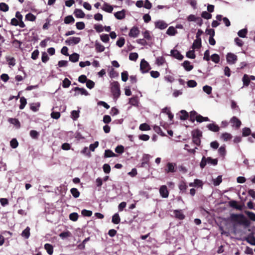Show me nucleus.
Segmentation results:
<instances>
[{
  "instance_id": "338daca9",
  "label": "nucleus",
  "mask_w": 255,
  "mask_h": 255,
  "mask_svg": "<svg viewBox=\"0 0 255 255\" xmlns=\"http://www.w3.org/2000/svg\"><path fill=\"white\" fill-rule=\"evenodd\" d=\"M103 171L105 173H109L111 171V167L108 164H104L103 166Z\"/></svg>"
},
{
  "instance_id": "37998d69",
  "label": "nucleus",
  "mask_w": 255,
  "mask_h": 255,
  "mask_svg": "<svg viewBox=\"0 0 255 255\" xmlns=\"http://www.w3.org/2000/svg\"><path fill=\"white\" fill-rule=\"evenodd\" d=\"M6 60L7 61L9 66H14L15 65V59L14 57H6Z\"/></svg>"
},
{
  "instance_id": "393cba45",
  "label": "nucleus",
  "mask_w": 255,
  "mask_h": 255,
  "mask_svg": "<svg viewBox=\"0 0 255 255\" xmlns=\"http://www.w3.org/2000/svg\"><path fill=\"white\" fill-rule=\"evenodd\" d=\"M102 9L106 12L111 13L113 10V7L109 4L105 2L102 7Z\"/></svg>"
},
{
  "instance_id": "9d476101",
  "label": "nucleus",
  "mask_w": 255,
  "mask_h": 255,
  "mask_svg": "<svg viewBox=\"0 0 255 255\" xmlns=\"http://www.w3.org/2000/svg\"><path fill=\"white\" fill-rule=\"evenodd\" d=\"M230 122L232 124V126H235L237 129L240 128L242 124L241 121L235 116L231 119Z\"/></svg>"
},
{
  "instance_id": "ddd939ff",
  "label": "nucleus",
  "mask_w": 255,
  "mask_h": 255,
  "mask_svg": "<svg viewBox=\"0 0 255 255\" xmlns=\"http://www.w3.org/2000/svg\"><path fill=\"white\" fill-rule=\"evenodd\" d=\"M150 155L147 154H144L141 159L140 167H143L146 164H147L149 160Z\"/></svg>"
},
{
  "instance_id": "8fccbe9b",
  "label": "nucleus",
  "mask_w": 255,
  "mask_h": 255,
  "mask_svg": "<svg viewBox=\"0 0 255 255\" xmlns=\"http://www.w3.org/2000/svg\"><path fill=\"white\" fill-rule=\"evenodd\" d=\"M154 130L158 134L161 136H164L165 134L161 130V128L158 126H154L153 127Z\"/></svg>"
},
{
  "instance_id": "9b49d317",
  "label": "nucleus",
  "mask_w": 255,
  "mask_h": 255,
  "mask_svg": "<svg viewBox=\"0 0 255 255\" xmlns=\"http://www.w3.org/2000/svg\"><path fill=\"white\" fill-rule=\"evenodd\" d=\"M170 53L171 55L177 59L181 60L183 59V56L176 49L171 50Z\"/></svg>"
},
{
  "instance_id": "c9c22d12",
  "label": "nucleus",
  "mask_w": 255,
  "mask_h": 255,
  "mask_svg": "<svg viewBox=\"0 0 255 255\" xmlns=\"http://www.w3.org/2000/svg\"><path fill=\"white\" fill-rule=\"evenodd\" d=\"M121 221L119 215L118 213L115 214L112 217V222L115 224H118Z\"/></svg>"
},
{
  "instance_id": "de8ad7c7",
  "label": "nucleus",
  "mask_w": 255,
  "mask_h": 255,
  "mask_svg": "<svg viewBox=\"0 0 255 255\" xmlns=\"http://www.w3.org/2000/svg\"><path fill=\"white\" fill-rule=\"evenodd\" d=\"M9 9L8 5L4 2L0 3V10L1 11L6 12Z\"/></svg>"
},
{
  "instance_id": "5fc2aeb1",
  "label": "nucleus",
  "mask_w": 255,
  "mask_h": 255,
  "mask_svg": "<svg viewBox=\"0 0 255 255\" xmlns=\"http://www.w3.org/2000/svg\"><path fill=\"white\" fill-rule=\"evenodd\" d=\"M218 152L222 156H225L226 153L225 145L221 146L218 149Z\"/></svg>"
},
{
  "instance_id": "0e129e2a",
  "label": "nucleus",
  "mask_w": 255,
  "mask_h": 255,
  "mask_svg": "<svg viewBox=\"0 0 255 255\" xmlns=\"http://www.w3.org/2000/svg\"><path fill=\"white\" fill-rule=\"evenodd\" d=\"M207 162L209 164H211L213 165H216L218 163L217 159H213L211 157H207Z\"/></svg>"
},
{
  "instance_id": "6ab92c4d",
  "label": "nucleus",
  "mask_w": 255,
  "mask_h": 255,
  "mask_svg": "<svg viewBox=\"0 0 255 255\" xmlns=\"http://www.w3.org/2000/svg\"><path fill=\"white\" fill-rule=\"evenodd\" d=\"M95 47L97 52H103L105 49L104 46L97 41L95 42Z\"/></svg>"
},
{
  "instance_id": "69168bd1",
  "label": "nucleus",
  "mask_w": 255,
  "mask_h": 255,
  "mask_svg": "<svg viewBox=\"0 0 255 255\" xmlns=\"http://www.w3.org/2000/svg\"><path fill=\"white\" fill-rule=\"evenodd\" d=\"M125 43V40L124 38L121 37L117 40L116 44L119 47H122L124 46Z\"/></svg>"
},
{
  "instance_id": "052dcab7",
  "label": "nucleus",
  "mask_w": 255,
  "mask_h": 255,
  "mask_svg": "<svg viewBox=\"0 0 255 255\" xmlns=\"http://www.w3.org/2000/svg\"><path fill=\"white\" fill-rule=\"evenodd\" d=\"M30 136L34 139H37L39 136V133L35 130H31L30 131Z\"/></svg>"
},
{
  "instance_id": "39448f33",
  "label": "nucleus",
  "mask_w": 255,
  "mask_h": 255,
  "mask_svg": "<svg viewBox=\"0 0 255 255\" xmlns=\"http://www.w3.org/2000/svg\"><path fill=\"white\" fill-rule=\"evenodd\" d=\"M226 60L229 64H234L237 62L238 57L234 53H228L226 56Z\"/></svg>"
},
{
  "instance_id": "b1692460",
  "label": "nucleus",
  "mask_w": 255,
  "mask_h": 255,
  "mask_svg": "<svg viewBox=\"0 0 255 255\" xmlns=\"http://www.w3.org/2000/svg\"><path fill=\"white\" fill-rule=\"evenodd\" d=\"M44 249L46 250L47 253L49 255H52L53 253V247L50 244H45L44 245Z\"/></svg>"
},
{
  "instance_id": "79ce46f5",
  "label": "nucleus",
  "mask_w": 255,
  "mask_h": 255,
  "mask_svg": "<svg viewBox=\"0 0 255 255\" xmlns=\"http://www.w3.org/2000/svg\"><path fill=\"white\" fill-rule=\"evenodd\" d=\"M20 104L19 105V109L22 110L24 109L27 104L26 99L24 97H22L20 99Z\"/></svg>"
},
{
  "instance_id": "bf43d9fd",
  "label": "nucleus",
  "mask_w": 255,
  "mask_h": 255,
  "mask_svg": "<svg viewBox=\"0 0 255 255\" xmlns=\"http://www.w3.org/2000/svg\"><path fill=\"white\" fill-rule=\"evenodd\" d=\"M186 56L188 58L194 59L196 57V55L195 54V52L194 50H189L186 53Z\"/></svg>"
},
{
  "instance_id": "603ef678",
  "label": "nucleus",
  "mask_w": 255,
  "mask_h": 255,
  "mask_svg": "<svg viewBox=\"0 0 255 255\" xmlns=\"http://www.w3.org/2000/svg\"><path fill=\"white\" fill-rule=\"evenodd\" d=\"M138 57V55L136 52L130 53L129 55L130 60L135 61Z\"/></svg>"
},
{
  "instance_id": "4d7b16f0",
  "label": "nucleus",
  "mask_w": 255,
  "mask_h": 255,
  "mask_svg": "<svg viewBox=\"0 0 255 255\" xmlns=\"http://www.w3.org/2000/svg\"><path fill=\"white\" fill-rule=\"evenodd\" d=\"M71 234L69 231L63 232L59 234V237L62 239L70 237Z\"/></svg>"
},
{
  "instance_id": "49530a36",
  "label": "nucleus",
  "mask_w": 255,
  "mask_h": 255,
  "mask_svg": "<svg viewBox=\"0 0 255 255\" xmlns=\"http://www.w3.org/2000/svg\"><path fill=\"white\" fill-rule=\"evenodd\" d=\"M245 213L251 220L255 221V214L254 213L249 211H245Z\"/></svg>"
},
{
  "instance_id": "412c9836",
  "label": "nucleus",
  "mask_w": 255,
  "mask_h": 255,
  "mask_svg": "<svg viewBox=\"0 0 255 255\" xmlns=\"http://www.w3.org/2000/svg\"><path fill=\"white\" fill-rule=\"evenodd\" d=\"M201 47V39L199 38L195 39L192 46V48L193 49H199Z\"/></svg>"
},
{
  "instance_id": "4c0bfd02",
  "label": "nucleus",
  "mask_w": 255,
  "mask_h": 255,
  "mask_svg": "<svg viewBox=\"0 0 255 255\" xmlns=\"http://www.w3.org/2000/svg\"><path fill=\"white\" fill-rule=\"evenodd\" d=\"M243 84L245 86H248L250 83V79L249 76L245 74L243 77Z\"/></svg>"
},
{
  "instance_id": "3c124183",
  "label": "nucleus",
  "mask_w": 255,
  "mask_h": 255,
  "mask_svg": "<svg viewBox=\"0 0 255 255\" xmlns=\"http://www.w3.org/2000/svg\"><path fill=\"white\" fill-rule=\"evenodd\" d=\"M25 19L30 21H34L36 19V16L31 13H28L25 15Z\"/></svg>"
},
{
  "instance_id": "7ed1b4c3",
  "label": "nucleus",
  "mask_w": 255,
  "mask_h": 255,
  "mask_svg": "<svg viewBox=\"0 0 255 255\" xmlns=\"http://www.w3.org/2000/svg\"><path fill=\"white\" fill-rule=\"evenodd\" d=\"M192 140L194 143L197 146H199L201 143L200 137L202 136V132L198 129H197L192 132Z\"/></svg>"
},
{
  "instance_id": "a878e982",
  "label": "nucleus",
  "mask_w": 255,
  "mask_h": 255,
  "mask_svg": "<svg viewBox=\"0 0 255 255\" xmlns=\"http://www.w3.org/2000/svg\"><path fill=\"white\" fill-rule=\"evenodd\" d=\"M115 16L118 19H122L125 17V11L122 10L115 13Z\"/></svg>"
},
{
  "instance_id": "4be33fe9",
  "label": "nucleus",
  "mask_w": 255,
  "mask_h": 255,
  "mask_svg": "<svg viewBox=\"0 0 255 255\" xmlns=\"http://www.w3.org/2000/svg\"><path fill=\"white\" fill-rule=\"evenodd\" d=\"M180 113L181 115L179 116V119L181 120L184 121L189 118V114L185 110H182L180 111Z\"/></svg>"
},
{
  "instance_id": "f03ea898",
  "label": "nucleus",
  "mask_w": 255,
  "mask_h": 255,
  "mask_svg": "<svg viewBox=\"0 0 255 255\" xmlns=\"http://www.w3.org/2000/svg\"><path fill=\"white\" fill-rule=\"evenodd\" d=\"M111 90L114 99H118L121 95L120 86L118 82L114 81L111 84Z\"/></svg>"
},
{
  "instance_id": "6e6d98bb",
  "label": "nucleus",
  "mask_w": 255,
  "mask_h": 255,
  "mask_svg": "<svg viewBox=\"0 0 255 255\" xmlns=\"http://www.w3.org/2000/svg\"><path fill=\"white\" fill-rule=\"evenodd\" d=\"M78 214L77 213H72L69 215V219L73 221H76L78 219Z\"/></svg>"
},
{
  "instance_id": "2eb2a0df",
  "label": "nucleus",
  "mask_w": 255,
  "mask_h": 255,
  "mask_svg": "<svg viewBox=\"0 0 255 255\" xmlns=\"http://www.w3.org/2000/svg\"><path fill=\"white\" fill-rule=\"evenodd\" d=\"M229 204L231 207L236 209L242 210L243 209V206L242 205H238L236 201L232 200L229 202Z\"/></svg>"
},
{
  "instance_id": "774afa93",
  "label": "nucleus",
  "mask_w": 255,
  "mask_h": 255,
  "mask_svg": "<svg viewBox=\"0 0 255 255\" xmlns=\"http://www.w3.org/2000/svg\"><path fill=\"white\" fill-rule=\"evenodd\" d=\"M100 38L101 40L105 43H107L109 41V35L107 34H103L101 35Z\"/></svg>"
},
{
  "instance_id": "4468645a",
  "label": "nucleus",
  "mask_w": 255,
  "mask_h": 255,
  "mask_svg": "<svg viewBox=\"0 0 255 255\" xmlns=\"http://www.w3.org/2000/svg\"><path fill=\"white\" fill-rule=\"evenodd\" d=\"M207 128L211 131L218 132L220 130L219 127L215 124H209L207 125Z\"/></svg>"
},
{
  "instance_id": "13d9d810",
  "label": "nucleus",
  "mask_w": 255,
  "mask_h": 255,
  "mask_svg": "<svg viewBox=\"0 0 255 255\" xmlns=\"http://www.w3.org/2000/svg\"><path fill=\"white\" fill-rule=\"evenodd\" d=\"M10 146L13 148H16L18 145V142L16 138H13L10 142Z\"/></svg>"
},
{
  "instance_id": "1a4fd4ad",
  "label": "nucleus",
  "mask_w": 255,
  "mask_h": 255,
  "mask_svg": "<svg viewBox=\"0 0 255 255\" xmlns=\"http://www.w3.org/2000/svg\"><path fill=\"white\" fill-rule=\"evenodd\" d=\"M160 196L163 198H167L169 196V191L166 185H162L159 188Z\"/></svg>"
},
{
  "instance_id": "2f4dec72",
  "label": "nucleus",
  "mask_w": 255,
  "mask_h": 255,
  "mask_svg": "<svg viewBox=\"0 0 255 255\" xmlns=\"http://www.w3.org/2000/svg\"><path fill=\"white\" fill-rule=\"evenodd\" d=\"M73 90L75 91H79L80 94L88 96L89 95L88 92L84 89L82 88L79 87H75L73 89Z\"/></svg>"
},
{
  "instance_id": "72a5a7b5",
  "label": "nucleus",
  "mask_w": 255,
  "mask_h": 255,
  "mask_svg": "<svg viewBox=\"0 0 255 255\" xmlns=\"http://www.w3.org/2000/svg\"><path fill=\"white\" fill-rule=\"evenodd\" d=\"M70 193L72 195V196L75 198H78L80 196V192L76 188H72L70 189Z\"/></svg>"
},
{
  "instance_id": "a211bd4d",
  "label": "nucleus",
  "mask_w": 255,
  "mask_h": 255,
  "mask_svg": "<svg viewBox=\"0 0 255 255\" xmlns=\"http://www.w3.org/2000/svg\"><path fill=\"white\" fill-rule=\"evenodd\" d=\"M232 134L228 132L223 133L220 136L221 139L224 141H228L231 140L232 138Z\"/></svg>"
},
{
  "instance_id": "f704fd0d",
  "label": "nucleus",
  "mask_w": 255,
  "mask_h": 255,
  "mask_svg": "<svg viewBox=\"0 0 255 255\" xmlns=\"http://www.w3.org/2000/svg\"><path fill=\"white\" fill-rule=\"evenodd\" d=\"M196 120L198 123L210 121V119L208 117H204L200 115H198L197 117H196Z\"/></svg>"
},
{
  "instance_id": "20e7f679",
  "label": "nucleus",
  "mask_w": 255,
  "mask_h": 255,
  "mask_svg": "<svg viewBox=\"0 0 255 255\" xmlns=\"http://www.w3.org/2000/svg\"><path fill=\"white\" fill-rule=\"evenodd\" d=\"M150 69V67L148 63L144 59H142L140 64V69L142 73H144L147 72Z\"/></svg>"
},
{
  "instance_id": "e433bc0d",
  "label": "nucleus",
  "mask_w": 255,
  "mask_h": 255,
  "mask_svg": "<svg viewBox=\"0 0 255 255\" xmlns=\"http://www.w3.org/2000/svg\"><path fill=\"white\" fill-rule=\"evenodd\" d=\"M198 114L195 111H192L190 113V115H189V117L190 118V121L192 122H194L196 120V117H197Z\"/></svg>"
},
{
  "instance_id": "dca6fc26",
  "label": "nucleus",
  "mask_w": 255,
  "mask_h": 255,
  "mask_svg": "<svg viewBox=\"0 0 255 255\" xmlns=\"http://www.w3.org/2000/svg\"><path fill=\"white\" fill-rule=\"evenodd\" d=\"M182 65L187 71H190L193 69V65H191L190 62L188 60L184 61Z\"/></svg>"
},
{
  "instance_id": "a18cd8bd",
  "label": "nucleus",
  "mask_w": 255,
  "mask_h": 255,
  "mask_svg": "<svg viewBox=\"0 0 255 255\" xmlns=\"http://www.w3.org/2000/svg\"><path fill=\"white\" fill-rule=\"evenodd\" d=\"M117 155L114 153L112 150L107 149L105 151V157H111L116 156Z\"/></svg>"
},
{
  "instance_id": "0eeeda50",
  "label": "nucleus",
  "mask_w": 255,
  "mask_h": 255,
  "mask_svg": "<svg viewBox=\"0 0 255 255\" xmlns=\"http://www.w3.org/2000/svg\"><path fill=\"white\" fill-rule=\"evenodd\" d=\"M176 164L175 163L168 162L166 165V168L165 169V172L168 173L170 172L173 173L176 172Z\"/></svg>"
},
{
  "instance_id": "680f3d73",
  "label": "nucleus",
  "mask_w": 255,
  "mask_h": 255,
  "mask_svg": "<svg viewBox=\"0 0 255 255\" xmlns=\"http://www.w3.org/2000/svg\"><path fill=\"white\" fill-rule=\"evenodd\" d=\"M143 35L144 36V38L146 39L147 40H151L152 37L150 35V32L148 30H145L144 32H143Z\"/></svg>"
},
{
  "instance_id": "5701e85b",
  "label": "nucleus",
  "mask_w": 255,
  "mask_h": 255,
  "mask_svg": "<svg viewBox=\"0 0 255 255\" xmlns=\"http://www.w3.org/2000/svg\"><path fill=\"white\" fill-rule=\"evenodd\" d=\"M246 241L250 244L255 246V237L254 235L250 234L246 238Z\"/></svg>"
},
{
  "instance_id": "c756f323",
  "label": "nucleus",
  "mask_w": 255,
  "mask_h": 255,
  "mask_svg": "<svg viewBox=\"0 0 255 255\" xmlns=\"http://www.w3.org/2000/svg\"><path fill=\"white\" fill-rule=\"evenodd\" d=\"M178 187L180 191H181L183 193H186L188 186L185 182H181L179 184Z\"/></svg>"
},
{
  "instance_id": "473e14b6",
  "label": "nucleus",
  "mask_w": 255,
  "mask_h": 255,
  "mask_svg": "<svg viewBox=\"0 0 255 255\" xmlns=\"http://www.w3.org/2000/svg\"><path fill=\"white\" fill-rule=\"evenodd\" d=\"M30 228L29 227H27L26 229L22 231L21 236L26 239H28L30 235Z\"/></svg>"
},
{
  "instance_id": "c03bdc74",
  "label": "nucleus",
  "mask_w": 255,
  "mask_h": 255,
  "mask_svg": "<svg viewBox=\"0 0 255 255\" xmlns=\"http://www.w3.org/2000/svg\"><path fill=\"white\" fill-rule=\"evenodd\" d=\"M251 134V130L249 128H243L242 135L243 136H247Z\"/></svg>"
},
{
  "instance_id": "aec40b11",
  "label": "nucleus",
  "mask_w": 255,
  "mask_h": 255,
  "mask_svg": "<svg viewBox=\"0 0 255 255\" xmlns=\"http://www.w3.org/2000/svg\"><path fill=\"white\" fill-rule=\"evenodd\" d=\"M8 121L10 124L14 125L17 128H20V123L18 119L15 118H9Z\"/></svg>"
},
{
  "instance_id": "58836bf2",
  "label": "nucleus",
  "mask_w": 255,
  "mask_h": 255,
  "mask_svg": "<svg viewBox=\"0 0 255 255\" xmlns=\"http://www.w3.org/2000/svg\"><path fill=\"white\" fill-rule=\"evenodd\" d=\"M248 33V30L247 28H244L240 30H239L238 32V35L239 36L242 38H245L246 37V35Z\"/></svg>"
},
{
  "instance_id": "f8f14e48",
  "label": "nucleus",
  "mask_w": 255,
  "mask_h": 255,
  "mask_svg": "<svg viewBox=\"0 0 255 255\" xmlns=\"http://www.w3.org/2000/svg\"><path fill=\"white\" fill-rule=\"evenodd\" d=\"M155 25L156 28L160 29H165L168 25L164 21L159 20L155 23Z\"/></svg>"
},
{
  "instance_id": "423d86ee",
  "label": "nucleus",
  "mask_w": 255,
  "mask_h": 255,
  "mask_svg": "<svg viewBox=\"0 0 255 255\" xmlns=\"http://www.w3.org/2000/svg\"><path fill=\"white\" fill-rule=\"evenodd\" d=\"M81 41V38L77 37H71L66 40L65 43L67 45H74L79 43Z\"/></svg>"
},
{
  "instance_id": "ea45409f",
  "label": "nucleus",
  "mask_w": 255,
  "mask_h": 255,
  "mask_svg": "<svg viewBox=\"0 0 255 255\" xmlns=\"http://www.w3.org/2000/svg\"><path fill=\"white\" fill-rule=\"evenodd\" d=\"M139 128L142 131H146L150 129V126L146 123H143L139 126Z\"/></svg>"
},
{
  "instance_id": "f3484780",
  "label": "nucleus",
  "mask_w": 255,
  "mask_h": 255,
  "mask_svg": "<svg viewBox=\"0 0 255 255\" xmlns=\"http://www.w3.org/2000/svg\"><path fill=\"white\" fill-rule=\"evenodd\" d=\"M173 213L175 215V218L179 220H183L185 217L181 210H174Z\"/></svg>"
},
{
  "instance_id": "cd10ccee",
  "label": "nucleus",
  "mask_w": 255,
  "mask_h": 255,
  "mask_svg": "<svg viewBox=\"0 0 255 255\" xmlns=\"http://www.w3.org/2000/svg\"><path fill=\"white\" fill-rule=\"evenodd\" d=\"M64 22L67 24L73 23L75 22V19L72 15H68L64 18Z\"/></svg>"
},
{
  "instance_id": "7c9ffc66",
  "label": "nucleus",
  "mask_w": 255,
  "mask_h": 255,
  "mask_svg": "<svg viewBox=\"0 0 255 255\" xmlns=\"http://www.w3.org/2000/svg\"><path fill=\"white\" fill-rule=\"evenodd\" d=\"M79 55L76 53H74L69 55V60L72 62H76L79 60Z\"/></svg>"
},
{
  "instance_id": "bb28decb",
  "label": "nucleus",
  "mask_w": 255,
  "mask_h": 255,
  "mask_svg": "<svg viewBox=\"0 0 255 255\" xmlns=\"http://www.w3.org/2000/svg\"><path fill=\"white\" fill-rule=\"evenodd\" d=\"M176 33H177V31L173 26H170L166 31V34L170 36L175 35Z\"/></svg>"
},
{
  "instance_id": "e2e57ef3",
  "label": "nucleus",
  "mask_w": 255,
  "mask_h": 255,
  "mask_svg": "<svg viewBox=\"0 0 255 255\" xmlns=\"http://www.w3.org/2000/svg\"><path fill=\"white\" fill-rule=\"evenodd\" d=\"M86 83V86L88 88L91 89L95 86V83L91 80L88 79Z\"/></svg>"
},
{
  "instance_id": "6e6552de",
  "label": "nucleus",
  "mask_w": 255,
  "mask_h": 255,
  "mask_svg": "<svg viewBox=\"0 0 255 255\" xmlns=\"http://www.w3.org/2000/svg\"><path fill=\"white\" fill-rule=\"evenodd\" d=\"M140 30L139 28L136 26H133L130 29L128 35L130 37L135 38L138 36Z\"/></svg>"
},
{
  "instance_id": "09e8293b",
  "label": "nucleus",
  "mask_w": 255,
  "mask_h": 255,
  "mask_svg": "<svg viewBox=\"0 0 255 255\" xmlns=\"http://www.w3.org/2000/svg\"><path fill=\"white\" fill-rule=\"evenodd\" d=\"M71 81L67 78H65L62 82V87L64 88H68L70 85H71Z\"/></svg>"
},
{
  "instance_id": "a19ab883",
  "label": "nucleus",
  "mask_w": 255,
  "mask_h": 255,
  "mask_svg": "<svg viewBox=\"0 0 255 255\" xmlns=\"http://www.w3.org/2000/svg\"><path fill=\"white\" fill-rule=\"evenodd\" d=\"M211 59L213 62L217 64L219 62L220 58L218 54L215 53L211 56Z\"/></svg>"
},
{
  "instance_id": "c85d7f7f",
  "label": "nucleus",
  "mask_w": 255,
  "mask_h": 255,
  "mask_svg": "<svg viewBox=\"0 0 255 255\" xmlns=\"http://www.w3.org/2000/svg\"><path fill=\"white\" fill-rule=\"evenodd\" d=\"M74 13L75 16L78 18H83L85 15L84 12L80 9H76Z\"/></svg>"
},
{
  "instance_id": "f257e3e1",
  "label": "nucleus",
  "mask_w": 255,
  "mask_h": 255,
  "mask_svg": "<svg viewBox=\"0 0 255 255\" xmlns=\"http://www.w3.org/2000/svg\"><path fill=\"white\" fill-rule=\"evenodd\" d=\"M230 221L232 222L244 225L246 227L250 225V221L242 214H232L230 216Z\"/></svg>"
},
{
  "instance_id": "864d4df0",
  "label": "nucleus",
  "mask_w": 255,
  "mask_h": 255,
  "mask_svg": "<svg viewBox=\"0 0 255 255\" xmlns=\"http://www.w3.org/2000/svg\"><path fill=\"white\" fill-rule=\"evenodd\" d=\"M201 16H202V17H203L205 19H209L211 18L212 14H210L209 12L204 11L202 12Z\"/></svg>"
}]
</instances>
